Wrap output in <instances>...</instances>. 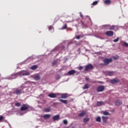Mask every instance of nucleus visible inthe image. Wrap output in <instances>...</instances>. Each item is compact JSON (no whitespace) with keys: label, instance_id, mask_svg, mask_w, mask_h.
I'll return each instance as SVG.
<instances>
[{"label":"nucleus","instance_id":"obj_1","mask_svg":"<svg viewBox=\"0 0 128 128\" xmlns=\"http://www.w3.org/2000/svg\"><path fill=\"white\" fill-rule=\"evenodd\" d=\"M104 28H105V30H114V28H116V26H110V24H105L104 26H103Z\"/></svg>","mask_w":128,"mask_h":128},{"label":"nucleus","instance_id":"obj_2","mask_svg":"<svg viewBox=\"0 0 128 128\" xmlns=\"http://www.w3.org/2000/svg\"><path fill=\"white\" fill-rule=\"evenodd\" d=\"M28 108H30V105L28 104H22L20 108V110H22V112H24L28 110Z\"/></svg>","mask_w":128,"mask_h":128},{"label":"nucleus","instance_id":"obj_3","mask_svg":"<svg viewBox=\"0 0 128 128\" xmlns=\"http://www.w3.org/2000/svg\"><path fill=\"white\" fill-rule=\"evenodd\" d=\"M103 62H104V66H108V64H109L110 62H112V58H105L103 60Z\"/></svg>","mask_w":128,"mask_h":128},{"label":"nucleus","instance_id":"obj_4","mask_svg":"<svg viewBox=\"0 0 128 128\" xmlns=\"http://www.w3.org/2000/svg\"><path fill=\"white\" fill-rule=\"evenodd\" d=\"M94 68V66L92 64H88L87 66H85L84 70L86 72H88V70H92Z\"/></svg>","mask_w":128,"mask_h":128},{"label":"nucleus","instance_id":"obj_5","mask_svg":"<svg viewBox=\"0 0 128 128\" xmlns=\"http://www.w3.org/2000/svg\"><path fill=\"white\" fill-rule=\"evenodd\" d=\"M104 86H100L96 88V91L98 92H104Z\"/></svg>","mask_w":128,"mask_h":128},{"label":"nucleus","instance_id":"obj_6","mask_svg":"<svg viewBox=\"0 0 128 128\" xmlns=\"http://www.w3.org/2000/svg\"><path fill=\"white\" fill-rule=\"evenodd\" d=\"M23 90L24 88H21L20 89H16L14 92V94H22Z\"/></svg>","mask_w":128,"mask_h":128},{"label":"nucleus","instance_id":"obj_7","mask_svg":"<svg viewBox=\"0 0 128 128\" xmlns=\"http://www.w3.org/2000/svg\"><path fill=\"white\" fill-rule=\"evenodd\" d=\"M110 82L111 84H118V82H120V80L118 78H115L114 79L111 80Z\"/></svg>","mask_w":128,"mask_h":128},{"label":"nucleus","instance_id":"obj_8","mask_svg":"<svg viewBox=\"0 0 128 128\" xmlns=\"http://www.w3.org/2000/svg\"><path fill=\"white\" fill-rule=\"evenodd\" d=\"M106 34L107 36H114V32L112 31H107L106 32Z\"/></svg>","mask_w":128,"mask_h":128},{"label":"nucleus","instance_id":"obj_9","mask_svg":"<svg viewBox=\"0 0 128 128\" xmlns=\"http://www.w3.org/2000/svg\"><path fill=\"white\" fill-rule=\"evenodd\" d=\"M33 78L34 80H40V76L38 74H36L34 76Z\"/></svg>","mask_w":128,"mask_h":128},{"label":"nucleus","instance_id":"obj_10","mask_svg":"<svg viewBox=\"0 0 128 128\" xmlns=\"http://www.w3.org/2000/svg\"><path fill=\"white\" fill-rule=\"evenodd\" d=\"M76 70H70L68 72V76H72V74H76Z\"/></svg>","mask_w":128,"mask_h":128},{"label":"nucleus","instance_id":"obj_11","mask_svg":"<svg viewBox=\"0 0 128 128\" xmlns=\"http://www.w3.org/2000/svg\"><path fill=\"white\" fill-rule=\"evenodd\" d=\"M62 46H64L62 50H64L66 46V48H68V45L70 44V43H68L66 42H63L62 43Z\"/></svg>","mask_w":128,"mask_h":128},{"label":"nucleus","instance_id":"obj_12","mask_svg":"<svg viewBox=\"0 0 128 128\" xmlns=\"http://www.w3.org/2000/svg\"><path fill=\"white\" fill-rule=\"evenodd\" d=\"M114 72L108 71L106 72V74L107 76H114Z\"/></svg>","mask_w":128,"mask_h":128},{"label":"nucleus","instance_id":"obj_13","mask_svg":"<svg viewBox=\"0 0 128 128\" xmlns=\"http://www.w3.org/2000/svg\"><path fill=\"white\" fill-rule=\"evenodd\" d=\"M48 96H49V98H56V94L54 93H52L48 94Z\"/></svg>","mask_w":128,"mask_h":128},{"label":"nucleus","instance_id":"obj_14","mask_svg":"<svg viewBox=\"0 0 128 128\" xmlns=\"http://www.w3.org/2000/svg\"><path fill=\"white\" fill-rule=\"evenodd\" d=\"M102 120L104 122V124H106L108 121V116H102Z\"/></svg>","mask_w":128,"mask_h":128},{"label":"nucleus","instance_id":"obj_15","mask_svg":"<svg viewBox=\"0 0 128 128\" xmlns=\"http://www.w3.org/2000/svg\"><path fill=\"white\" fill-rule=\"evenodd\" d=\"M86 116V112L83 111L78 114V116L79 118H82L83 116Z\"/></svg>","mask_w":128,"mask_h":128},{"label":"nucleus","instance_id":"obj_16","mask_svg":"<svg viewBox=\"0 0 128 128\" xmlns=\"http://www.w3.org/2000/svg\"><path fill=\"white\" fill-rule=\"evenodd\" d=\"M52 120H60V115L58 114V115L53 116Z\"/></svg>","mask_w":128,"mask_h":128},{"label":"nucleus","instance_id":"obj_17","mask_svg":"<svg viewBox=\"0 0 128 128\" xmlns=\"http://www.w3.org/2000/svg\"><path fill=\"white\" fill-rule=\"evenodd\" d=\"M82 88L84 90H88V88H90V84H86L82 87Z\"/></svg>","mask_w":128,"mask_h":128},{"label":"nucleus","instance_id":"obj_18","mask_svg":"<svg viewBox=\"0 0 128 128\" xmlns=\"http://www.w3.org/2000/svg\"><path fill=\"white\" fill-rule=\"evenodd\" d=\"M104 4L107 6H108V4H112V1L110 0H105L104 1Z\"/></svg>","mask_w":128,"mask_h":128},{"label":"nucleus","instance_id":"obj_19","mask_svg":"<svg viewBox=\"0 0 128 128\" xmlns=\"http://www.w3.org/2000/svg\"><path fill=\"white\" fill-rule=\"evenodd\" d=\"M19 74L20 76H30V72H19Z\"/></svg>","mask_w":128,"mask_h":128},{"label":"nucleus","instance_id":"obj_20","mask_svg":"<svg viewBox=\"0 0 128 128\" xmlns=\"http://www.w3.org/2000/svg\"><path fill=\"white\" fill-rule=\"evenodd\" d=\"M68 96L66 94H61V98H68Z\"/></svg>","mask_w":128,"mask_h":128},{"label":"nucleus","instance_id":"obj_21","mask_svg":"<svg viewBox=\"0 0 128 128\" xmlns=\"http://www.w3.org/2000/svg\"><path fill=\"white\" fill-rule=\"evenodd\" d=\"M104 102H98L96 104L97 106H104Z\"/></svg>","mask_w":128,"mask_h":128},{"label":"nucleus","instance_id":"obj_22","mask_svg":"<svg viewBox=\"0 0 128 128\" xmlns=\"http://www.w3.org/2000/svg\"><path fill=\"white\" fill-rule=\"evenodd\" d=\"M43 118L45 120H48V118H50V114H46L44 116H43Z\"/></svg>","mask_w":128,"mask_h":128},{"label":"nucleus","instance_id":"obj_23","mask_svg":"<svg viewBox=\"0 0 128 128\" xmlns=\"http://www.w3.org/2000/svg\"><path fill=\"white\" fill-rule=\"evenodd\" d=\"M122 104V102L120 100H116L115 102V104L116 106H120Z\"/></svg>","mask_w":128,"mask_h":128},{"label":"nucleus","instance_id":"obj_24","mask_svg":"<svg viewBox=\"0 0 128 128\" xmlns=\"http://www.w3.org/2000/svg\"><path fill=\"white\" fill-rule=\"evenodd\" d=\"M50 107L48 108H44V112H50Z\"/></svg>","mask_w":128,"mask_h":128},{"label":"nucleus","instance_id":"obj_25","mask_svg":"<svg viewBox=\"0 0 128 128\" xmlns=\"http://www.w3.org/2000/svg\"><path fill=\"white\" fill-rule=\"evenodd\" d=\"M60 102H61L62 104H68V101L66 100H64L62 99H59L58 100Z\"/></svg>","mask_w":128,"mask_h":128},{"label":"nucleus","instance_id":"obj_26","mask_svg":"<svg viewBox=\"0 0 128 128\" xmlns=\"http://www.w3.org/2000/svg\"><path fill=\"white\" fill-rule=\"evenodd\" d=\"M15 106H17L18 108H19V106H22V104L20 102H16L14 104Z\"/></svg>","mask_w":128,"mask_h":128},{"label":"nucleus","instance_id":"obj_27","mask_svg":"<svg viewBox=\"0 0 128 128\" xmlns=\"http://www.w3.org/2000/svg\"><path fill=\"white\" fill-rule=\"evenodd\" d=\"M90 120V118H84V122L85 124H86V122H88Z\"/></svg>","mask_w":128,"mask_h":128},{"label":"nucleus","instance_id":"obj_28","mask_svg":"<svg viewBox=\"0 0 128 128\" xmlns=\"http://www.w3.org/2000/svg\"><path fill=\"white\" fill-rule=\"evenodd\" d=\"M96 122H100L101 119L100 116H98L96 118Z\"/></svg>","mask_w":128,"mask_h":128},{"label":"nucleus","instance_id":"obj_29","mask_svg":"<svg viewBox=\"0 0 128 128\" xmlns=\"http://www.w3.org/2000/svg\"><path fill=\"white\" fill-rule=\"evenodd\" d=\"M31 70H36L38 66L36 65L33 66L30 68Z\"/></svg>","mask_w":128,"mask_h":128},{"label":"nucleus","instance_id":"obj_30","mask_svg":"<svg viewBox=\"0 0 128 128\" xmlns=\"http://www.w3.org/2000/svg\"><path fill=\"white\" fill-rule=\"evenodd\" d=\"M98 1H94L92 2V6H96V4H98Z\"/></svg>","mask_w":128,"mask_h":128},{"label":"nucleus","instance_id":"obj_31","mask_svg":"<svg viewBox=\"0 0 128 128\" xmlns=\"http://www.w3.org/2000/svg\"><path fill=\"white\" fill-rule=\"evenodd\" d=\"M103 114H104V116H108V114H110V113H108V112H103Z\"/></svg>","mask_w":128,"mask_h":128},{"label":"nucleus","instance_id":"obj_32","mask_svg":"<svg viewBox=\"0 0 128 128\" xmlns=\"http://www.w3.org/2000/svg\"><path fill=\"white\" fill-rule=\"evenodd\" d=\"M123 45L124 46H126V48H128V44L126 43V42H124L123 44Z\"/></svg>","mask_w":128,"mask_h":128},{"label":"nucleus","instance_id":"obj_33","mask_svg":"<svg viewBox=\"0 0 128 128\" xmlns=\"http://www.w3.org/2000/svg\"><path fill=\"white\" fill-rule=\"evenodd\" d=\"M66 28H68V26L66 25V24H65L62 27V30H66Z\"/></svg>","mask_w":128,"mask_h":128},{"label":"nucleus","instance_id":"obj_34","mask_svg":"<svg viewBox=\"0 0 128 128\" xmlns=\"http://www.w3.org/2000/svg\"><path fill=\"white\" fill-rule=\"evenodd\" d=\"M56 80H60V76L59 74L56 75Z\"/></svg>","mask_w":128,"mask_h":128},{"label":"nucleus","instance_id":"obj_35","mask_svg":"<svg viewBox=\"0 0 128 128\" xmlns=\"http://www.w3.org/2000/svg\"><path fill=\"white\" fill-rule=\"evenodd\" d=\"M113 58L114 60H118V56H113Z\"/></svg>","mask_w":128,"mask_h":128},{"label":"nucleus","instance_id":"obj_36","mask_svg":"<svg viewBox=\"0 0 128 128\" xmlns=\"http://www.w3.org/2000/svg\"><path fill=\"white\" fill-rule=\"evenodd\" d=\"M56 64H58V61L55 60L54 62H52V65L56 66Z\"/></svg>","mask_w":128,"mask_h":128},{"label":"nucleus","instance_id":"obj_37","mask_svg":"<svg viewBox=\"0 0 128 128\" xmlns=\"http://www.w3.org/2000/svg\"><path fill=\"white\" fill-rule=\"evenodd\" d=\"M63 124H68V120H63Z\"/></svg>","mask_w":128,"mask_h":128},{"label":"nucleus","instance_id":"obj_38","mask_svg":"<svg viewBox=\"0 0 128 128\" xmlns=\"http://www.w3.org/2000/svg\"><path fill=\"white\" fill-rule=\"evenodd\" d=\"M85 80H86V82H88L90 80V78H88L87 76L85 77Z\"/></svg>","mask_w":128,"mask_h":128},{"label":"nucleus","instance_id":"obj_39","mask_svg":"<svg viewBox=\"0 0 128 128\" xmlns=\"http://www.w3.org/2000/svg\"><path fill=\"white\" fill-rule=\"evenodd\" d=\"M16 74H12V76H13L12 78H16Z\"/></svg>","mask_w":128,"mask_h":128},{"label":"nucleus","instance_id":"obj_40","mask_svg":"<svg viewBox=\"0 0 128 128\" xmlns=\"http://www.w3.org/2000/svg\"><path fill=\"white\" fill-rule=\"evenodd\" d=\"M82 68H84L82 67V66H80L78 68V70H82Z\"/></svg>","mask_w":128,"mask_h":128},{"label":"nucleus","instance_id":"obj_41","mask_svg":"<svg viewBox=\"0 0 128 128\" xmlns=\"http://www.w3.org/2000/svg\"><path fill=\"white\" fill-rule=\"evenodd\" d=\"M114 42H118V38H117L113 40Z\"/></svg>","mask_w":128,"mask_h":128},{"label":"nucleus","instance_id":"obj_42","mask_svg":"<svg viewBox=\"0 0 128 128\" xmlns=\"http://www.w3.org/2000/svg\"><path fill=\"white\" fill-rule=\"evenodd\" d=\"M2 120H4V116H0V122H2Z\"/></svg>","mask_w":128,"mask_h":128},{"label":"nucleus","instance_id":"obj_43","mask_svg":"<svg viewBox=\"0 0 128 128\" xmlns=\"http://www.w3.org/2000/svg\"><path fill=\"white\" fill-rule=\"evenodd\" d=\"M80 18H84V15H82V14L81 12H80Z\"/></svg>","mask_w":128,"mask_h":128},{"label":"nucleus","instance_id":"obj_44","mask_svg":"<svg viewBox=\"0 0 128 128\" xmlns=\"http://www.w3.org/2000/svg\"><path fill=\"white\" fill-rule=\"evenodd\" d=\"M80 36H76V40H80Z\"/></svg>","mask_w":128,"mask_h":128},{"label":"nucleus","instance_id":"obj_45","mask_svg":"<svg viewBox=\"0 0 128 128\" xmlns=\"http://www.w3.org/2000/svg\"><path fill=\"white\" fill-rule=\"evenodd\" d=\"M48 29H49L50 30H54V28H52V27H49Z\"/></svg>","mask_w":128,"mask_h":128},{"label":"nucleus","instance_id":"obj_46","mask_svg":"<svg viewBox=\"0 0 128 128\" xmlns=\"http://www.w3.org/2000/svg\"><path fill=\"white\" fill-rule=\"evenodd\" d=\"M70 30H72V28H70Z\"/></svg>","mask_w":128,"mask_h":128},{"label":"nucleus","instance_id":"obj_47","mask_svg":"<svg viewBox=\"0 0 128 128\" xmlns=\"http://www.w3.org/2000/svg\"><path fill=\"white\" fill-rule=\"evenodd\" d=\"M80 74V72H78L77 73V74Z\"/></svg>","mask_w":128,"mask_h":128},{"label":"nucleus","instance_id":"obj_48","mask_svg":"<svg viewBox=\"0 0 128 128\" xmlns=\"http://www.w3.org/2000/svg\"><path fill=\"white\" fill-rule=\"evenodd\" d=\"M82 24H84V22H82Z\"/></svg>","mask_w":128,"mask_h":128},{"label":"nucleus","instance_id":"obj_49","mask_svg":"<svg viewBox=\"0 0 128 128\" xmlns=\"http://www.w3.org/2000/svg\"><path fill=\"white\" fill-rule=\"evenodd\" d=\"M58 98H60V97H58Z\"/></svg>","mask_w":128,"mask_h":128}]
</instances>
